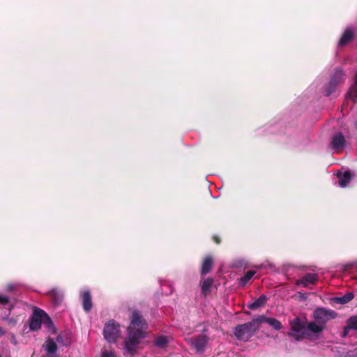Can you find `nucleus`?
Listing matches in <instances>:
<instances>
[{
  "instance_id": "nucleus-1",
  "label": "nucleus",
  "mask_w": 357,
  "mask_h": 357,
  "mask_svg": "<svg viewBox=\"0 0 357 357\" xmlns=\"http://www.w3.org/2000/svg\"><path fill=\"white\" fill-rule=\"evenodd\" d=\"M148 323L137 310L132 312L130 323L127 328V337L123 343V354L133 356L137 353L141 341L147 337Z\"/></svg>"
},
{
  "instance_id": "nucleus-2",
  "label": "nucleus",
  "mask_w": 357,
  "mask_h": 357,
  "mask_svg": "<svg viewBox=\"0 0 357 357\" xmlns=\"http://www.w3.org/2000/svg\"><path fill=\"white\" fill-rule=\"evenodd\" d=\"M120 324L115 320L111 319L106 322L103 328L105 340L110 344H114L121 335Z\"/></svg>"
},
{
  "instance_id": "nucleus-3",
  "label": "nucleus",
  "mask_w": 357,
  "mask_h": 357,
  "mask_svg": "<svg viewBox=\"0 0 357 357\" xmlns=\"http://www.w3.org/2000/svg\"><path fill=\"white\" fill-rule=\"evenodd\" d=\"M291 330L288 335L296 340H301L307 335V326L300 318L296 317L290 321Z\"/></svg>"
},
{
  "instance_id": "nucleus-4",
  "label": "nucleus",
  "mask_w": 357,
  "mask_h": 357,
  "mask_svg": "<svg viewBox=\"0 0 357 357\" xmlns=\"http://www.w3.org/2000/svg\"><path fill=\"white\" fill-rule=\"evenodd\" d=\"M257 331L253 324L250 321L237 325L234 328V335L239 340H248Z\"/></svg>"
},
{
  "instance_id": "nucleus-5",
  "label": "nucleus",
  "mask_w": 357,
  "mask_h": 357,
  "mask_svg": "<svg viewBox=\"0 0 357 357\" xmlns=\"http://www.w3.org/2000/svg\"><path fill=\"white\" fill-rule=\"evenodd\" d=\"M337 314L332 310L324 307H317L314 312V319L316 322L325 326V324L331 319H335Z\"/></svg>"
},
{
  "instance_id": "nucleus-6",
  "label": "nucleus",
  "mask_w": 357,
  "mask_h": 357,
  "mask_svg": "<svg viewBox=\"0 0 357 357\" xmlns=\"http://www.w3.org/2000/svg\"><path fill=\"white\" fill-rule=\"evenodd\" d=\"M43 313L44 310L39 307L34 309L29 321V328L31 331H37L40 329L43 324Z\"/></svg>"
},
{
  "instance_id": "nucleus-7",
  "label": "nucleus",
  "mask_w": 357,
  "mask_h": 357,
  "mask_svg": "<svg viewBox=\"0 0 357 357\" xmlns=\"http://www.w3.org/2000/svg\"><path fill=\"white\" fill-rule=\"evenodd\" d=\"M17 300L15 298H10L7 295L0 293V308L3 312L10 314L16 305Z\"/></svg>"
},
{
  "instance_id": "nucleus-8",
  "label": "nucleus",
  "mask_w": 357,
  "mask_h": 357,
  "mask_svg": "<svg viewBox=\"0 0 357 357\" xmlns=\"http://www.w3.org/2000/svg\"><path fill=\"white\" fill-rule=\"evenodd\" d=\"M79 297L82 301V307L86 312L91 310L93 307L91 291L89 289H83L79 291Z\"/></svg>"
},
{
  "instance_id": "nucleus-9",
  "label": "nucleus",
  "mask_w": 357,
  "mask_h": 357,
  "mask_svg": "<svg viewBox=\"0 0 357 357\" xmlns=\"http://www.w3.org/2000/svg\"><path fill=\"white\" fill-rule=\"evenodd\" d=\"M207 342L208 338L206 335H199L190 339L191 347H193L197 353L204 351Z\"/></svg>"
},
{
  "instance_id": "nucleus-10",
  "label": "nucleus",
  "mask_w": 357,
  "mask_h": 357,
  "mask_svg": "<svg viewBox=\"0 0 357 357\" xmlns=\"http://www.w3.org/2000/svg\"><path fill=\"white\" fill-rule=\"evenodd\" d=\"M354 29L351 26H347L337 42V47H342L346 46L354 38Z\"/></svg>"
},
{
  "instance_id": "nucleus-11",
  "label": "nucleus",
  "mask_w": 357,
  "mask_h": 357,
  "mask_svg": "<svg viewBox=\"0 0 357 357\" xmlns=\"http://www.w3.org/2000/svg\"><path fill=\"white\" fill-rule=\"evenodd\" d=\"M346 145V139L342 132L335 134L331 142V146L335 151L342 150Z\"/></svg>"
},
{
  "instance_id": "nucleus-12",
  "label": "nucleus",
  "mask_w": 357,
  "mask_h": 357,
  "mask_svg": "<svg viewBox=\"0 0 357 357\" xmlns=\"http://www.w3.org/2000/svg\"><path fill=\"white\" fill-rule=\"evenodd\" d=\"M347 75L344 70L341 67H337L335 69L333 73L331 75L330 77V80L338 85L344 83L346 80Z\"/></svg>"
},
{
  "instance_id": "nucleus-13",
  "label": "nucleus",
  "mask_w": 357,
  "mask_h": 357,
  "mask_svg": "<svg viewBox=\"0 0 357 357\" xmlns=\"http://www.w3.org/2000/svg\"><path fill=\"white\" fill-rule=\"evenodd\" d=\"M317 281V275L314 273H307L296 281V285L307 287L310 284H314Z\"/></svg>"
},
{
  "instance_id": "nucleus-14",
  "label": "nucleus",
  "mask_w": 357,
  "mask_h": 357,
  "mask_svg": "<svg viewBox=\"0 0 357 357\" xmlns=\"http://www.w3.org/2000/svg\"><path fill=\"white\" fill-rule=\"evenodd\" d=\"M43 348L46 352V354L56 356L58 349L56 342L52 337H48L45 344L43 345Z\"/></svg>"
},
{
  "instance_id": "nucleus-15",
  "label": "nucleus",
  "mask_w": 357,
  "mask_h": 357,
  "mask_svg": "<svg viewBox=\"0 0 357 357\" xmlns=\"http://www.w3.org/2000/svg\"><path fill=\"white\" fill-rule=\"evenodd\" d=\"M48 294L55 305H58L62 302L64 296L63 291L56 288L51 289Z\"/></svg>"
},
{
  "instance_id": "nucleus-16",
  "label": "nucleus",
  "mask_w": 357,
  "mask_h": 357,
  "mask_svg": "<svg viewBox=\"0 0 357 357\" xmlns=\"http://www.w3.org/2000/svg\"><path fill=\"white\" fill-rule=\"evenodd\" d=\"M338 178V183L341 188H345L350 182L352 178V174L349 170L345 171L344 173L338 172L337 173Z\"/></svg>"
},
{
  "instance_id": "nucleus-17",
  "label": "nucleus",
  "mask_w": 357,
  "mask_h": 357,
  "mask_svg": "<svg viewBox=\"0 0 357 357\" xmlns=\"http://www.w3.org/2000/svg\"><path fill=\"white\" fill-rule=\"evenodd\" d=\"M213 263V260L211 255H208L204 258L201 266V275L202 276L211 271Z\"/></svg>"
},
{
  "instance_id": "nucleus-18",
  "label": "nucleus",
  "mask_w": 357,
  "mask_h": 357,
  "mask_svg": "<svg viewBox=\"0 0 357 357\" xmlns=\"http://www.w3.org/2000/svg\"><path fill=\"white\" fill-rule=\"evenodd\" d=\"M267 301H268V297L264 294H261L254 302L248 303V307L252 310H257V309L263 307L266 304Z\"/></svg>"
},
{
  "instance_id": "nucleus-19",
  "label": "nucleus",
  "mask_w": 357,
  "mask_h": 357,
  "mask_svg": "<svg viewBox=\"0 0 357 357\" xmlns=\"http://www.w3.org/2000/svg\"><path fill=\"white\" fill-rule=\"evenodd\" d=\"M43 323L45 328L52 334L56 333V329L50 318V317L44 311Z\"/></svg>"
},
{
  "instance_id": "nucleus-20",
  "label": "nucleus",
  "mask_w": 357,
  "mask_h": 357,
  "mask_svg": "<svg viewBox=\"0 0 357 357\" xmlns=\"http://www.w3.org/2000/svg\"><path fill=\"white\" fill-rule=\"evenodd\" d=\"M170 341V337L166 335H160L155 337L154 346L159 349H165Z\"/></svg>"
},
{
  "instance_id": "nucleus-21",
  "label": "nucleus",
  "mask_w": 357,
  "mask_h": 357,
  "mask_svg": "<svg viewBox=\"0 0 357 357\" xmlns=\"http://www.w3.org/2000/svg\"><path fill=\"white\" fill-rule=\"evenodd\" d=\"M213 283V280L211 278H207L202 282L201 287V292L202 295L206 296L211 292Z\"/></svg>"
},
{
  "instance_id": "nucleus-22",
  "label": "nucleus",
  "mask_w": 357,
  "mask_h": 357,
  "mask_svg": "<svg viewBox=\"0 0 357 357\" xmlns=\"http://www.w3.org/2000/svg\"><path fill=\"white\" fill-rule=\"evenodd\" d=\"M337 88V86L336 84H334L331 80H329V82L324 86L322 93L325 96L328 97L335 92Z\"/></svg>"
},
{
  "instance_id": "nucleus-23",
  "label": "nucleus",
  "mask_w": 357,
  "mask_h": 357,
  "mask_svg": "<svg viewBox=\"0 0 357 357\" xmlns=\"http://www.w3.org/2000/svg\"><path fill=\"white\" fill-rule=\"evenodd\" d=\"M325 326L321 324L311 321L307 324V332L309 331L313 333H319L324 331Z\"/></svg>"
},
{
  "instance_id": "nucleus-24",
  "label": "nucleus",
  "mask_w": 357,
  "mask_h": 357,
  "mask_svg": "<svg viewBox=\"0 0 357 357\" xmlns=\"http://www.w3.org/2000/svg\"><path fill=\"white\" fill-rule=\"evenodd\" d=\"M354 297V294L352 292H348L342 296L335 297L333 301L339 304H346L351 301Z\"/></svg>"
},
{
  "instance_id": "nucleus-25",
  "label": "nucleus",
  "mask_w": 357,
  "mask_h": 357,
  "mask_svg": "<svg viewBox=\"0 0 357 357\" xmlns=\"http://www.w3.org/2000/svg\"><path fill=\"white\" fill-rule=\"evenodd\" d=\"M248 261L244 258H238L232 261L231 267L234 268H246L248 266Z\"/></svg>"
},
{
  "instance_id": "nucleus-26",
  "label": "nucleus",
  "mask_w": 357,
  "mask_h": 357,
  "mask_svg": "<svg viewBox=\"0 0 357 357\" xmlns=\"http://www.w3.org/2000/svg\"><path fill=\"white\" fill-rule=\"evenodd\" d=\"M255 274V271H248L243 277H241L239 280L238 283L240 286H245L254 276Z\"/></svg>"
},
{
  "instance_id": "nucleus-27",
  "label": "nucleus",
  "mask_w": 357,
  "mask_h": 357,
  "mask_svg": "<svg viewBox=\"0 0 357 357\" xmlns=\"http://www.w3.org/2000/svg\"><path fill=\"white\" fill-rule=\"evenodd\" d=\"M269 317H266L264 315H259L257 318L252 319L251 322L253 324L255 328L257 331L259 328V324L261 323H267Z\"/></svg>"
},
{
  "instance_id": "nucleus-28",
  "label": "nucleus",
  "mask_w": 357,
  "mask_h": 357,
  "mask_svg": "<svg viewBox=\"0 0 357 357\" xmlns=\"http://www.w3.org/2000/svg\"><path fill=\"white\" fill-rule=\"evenodd\" d=\"M21 286V284L17 282H9L5 287V291L7 293H14Z\"/></svg>"
},
{
  "instance_id": "nucleus-29",
  "label": "nucleus",
  "mask_w": 357,
  "mask_h": 357,
  "mask_svg": "<svg viewBox=\"0 0 357 357\" xmlns=\"http://www.w3.org/2000/svg\"><path fill=\"white\" fill-rule=\"evenodd\" d=\"M347 95L349 96L354 100L357 98V72L355 75V83L350 88Z\"/></svg>"
},
{
  "instance_id": "nucleus-30",
  "label": "nucleus",
  "mask_w": 357,
  "mask_h": 357,
  "mask_svg": "<svg viewBox=\"0 0 357 357\" xmlns=\"http://www.w3.org/2000/svg\"><path fill=\"white\" fill-rule=\"evenodd\" d=\"M352 331H357V315L350 317L346 321Z\"/></svg>"
},
{
  "instance_id": "nucleus-31",
  "label": "nucleus",
  "mask_w": 357,
  "mask_h": 357,
  "mask_svg": "<svg viewBox=\"0 0 357 357\" xmlns=\"http://www.w3.org/2000/svg\"><path fill=\"white\" fill-rule=\"evenodd\" d=\"M267 324L271 326L275 330L279 331L282 328V324L275 318H268Z\"/></svg>"
},
{
  "instance_id": "nucleus-32",
  "label": "nucleus",
  "mask_w": 357,
  "mask_h": 357,
  "mask_svg": "<svg viewBox=\"0 0 357 357\" xmlns=\"http://www.w3.org/2000/svg\"><path fill=\"white\" fill-rule=\"evenodd\" d=\"M4 314L5 316L2 317V319L7 320L8 324H11L12 326H15L17 324V320L15 318L8 317L10 314H8V312H5Z\"/></svg>"
},
{
  "instance_id": "nucleus-33",
  "label": "nucleus",
  "mask_w": 357,
  "mask_h": 357,
  "mask_svg": "<svg viewBox=\"0 0 357 357\" xmlns=\"http://www.w3.org/2000/svg\"><path fill=\"white\" fill-rule=\"evenodd\" d=\"M100 357H116V354L112 351L103 350L101 352Z\"/></svg>"
},
{
  "instance_id": "nucleus-34",
  "label": "nucleus",
  "mask_w": 357,
  "mask_h": 357,
  "mask_svg": "<svg viewBox=\"0 0 357 357\" xmlns=\"http://www.w3.org/2000/svg\"><path fill=\"white\" fill-rule=\"evenodd\" d=\"M257 268L259 269L266 268H269L270 269H272V268H275V266L271 263L267 261L266 263H263V264H260L259 266H257Z\"/></svg>"
},
{
  "instance_id": "nucleus-35",
  "label": "nucleus",
  "mask_w": 357,
  "mask_h": 357,
  "mask_svg": "<svg viewBox=\"0 0 357 357\" xmlns=\"http://www.w3.org/2000/svg\"><path fill=\"white\" fill-rule=\"evenodd\" d=\"M56 342L63 346H68V344L65 342V339L63 335L59 334L56 337Z\"/></svg>"
},
{
  "instance_id": "nucleus-36",
  "label": "nucleus",
  "mask_w": 357,
  "mask_h": 357,
  "mask_svg": "<svg viewBox=\"0 0 357 357\" xmlns=\"http://www.w3.org/2000/svg\"><path fill=\"white\" fill-rule=\"evenodd\" d=\"M349 331H352L351 328L348 327V324H347L346 326L343 328V331L342 334V337H345L348 335Z\"/></svg>"
},
{
  "instance_id": "nucleus-37",
  "label": "nucleus",
  "mask_w": 357,
  "mask_h": 357,
  "mask_svg": "<svg viewBox=\"0 0 357 357\" xmlns=\"http://www.w3.org/2000/svg\"><path fill=\"white\" fill-rule=\"evenodd\" d=\"M10 342L12 344H13L14 345H17V341L16 340V337L15 336L13 335V334H11V340H10Z\"/></svg>"
},
{
  "instance_id": "nucleus-38",
  "label": "nucleus",
  "mask_w": 357,
  "mask_h": 357,
  "mask_svg": "<svg viewBox=\"0 0 357 357\" xmlns=\"http://www.w3.org/2000/svg\"><path fill=\"white\" fill-rule=\"evenodd\" d=\"M5 333V330L3 328H0V337Z\"/></svg>"
},
{
  "instance_id": "nucleus-39",
  "label": "nucleus",
  "mask_w": 357,
  "mask_h": 357,
  "mask_svg": "<svg viewBox=\"0 0 357 357\" xmlns=\"http://www.w3.org/2000/svg\"><path fill=\"white\" fill-rule=\"evenodd\" d=\"M43 357H56V356H52V355L46 354L45 356H44Z\"/></svg>"
},
{
  "instance_id": "nucleus-40",
  "label": "nucleus",
  "mask_w": 357,
  "mask_h": 357,
  "mask_svg": "<svg viewBox=\"0 0 357 357\" xmlns=\"http://www.w3.org/2000/svg\"><path fill=\"white\" fill-rule=\"evenodd\" d=\"M0 357H2L1 354H0Z\"/></svg>"
}]
</instances>
